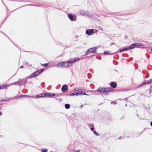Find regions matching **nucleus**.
I'll list each match as a JSON object with an SVG mask.
<instances>
[{"label": "nucleus", "instance_id": "nucleus-1", "mask_svg": "<svg viewBox=\"0 0 152 152\" xmlns=\"http://www.w3.org/2000/svg\"><path fill=\"white\" fill-rule=\"evenodd\" d=\"M97 48L96 47H94L92 48H89L86 52L87 54H89V53H95V50Z\"/></svg>", "mask_w": 152, "mask_h": 152}, {"label": "nucleus", "instance_id": "nucleus-2", "mask_svg": "<svg viewBox=\"0 0 152 152\" xmlns=\"http://www.w3.org/2000/svg\"><path fill=\"white\" fill-rule=\"evenodd\" d=\"M94 33V31L93 29H89L87 30L86 31V33L88 35H92Z\"/></svg>", "mask_w": 152, "mask_h": 152}, {"label": "nucleus", "instance_id": "nucleus-3", "mask_svg": "<svg viewBox=\"0 0 152 152\" xmlns=\"http://www.w3.org/2000/svg\"><path fill=\"white\" fill-rule=\"evenodd\" d=\"M66 64H65V62H62L57 64L56 66L61 68L66 67Z\"/></svg>", "mask_w": 152, "mask_h": 152}, {"label": "nucleus", "instance_id": "nucleus-4", "mask_svg": "<svg viewBox=\"0 0 152 152\" xmlns=\"http://www.w3.org/2000/svg\"><path fill=\"white\" fill-rule=\"evenodd\" d=\"M68 17L69 19L72 21H75L76 20V16H73L71 14L68 15Z\"/></svg>", "mask_w": 152, "mask_h": 152}, {"label": "nucleus", "instance_id": "nucleus-5", "mask_svg": "<svg viewBox=\"0 0 152 152\" xmlns=\"http://www.w3.org/2000/svg\"><path fill=\"white\" fill-rule=\"evenodd\" d=\"M83 92L82 91H78L77 92H75L73 93H72L68 95L69 96H72L74 95H81L83 94Z\"/></svg>", "mask_w": 152, "mask_h": 152}, {"label": "nucleus", "instance_id": "nucleus-6", "mask_svg": "<svg viewBox=\"0 0 152 152\" xmlns=\"http://www.w3.org/2000/svg\"><path fill=\"white\" fill-rule=\"evenodd\" d=\"M105 93V95H107L108 94L107 93V92H110L112 91V89L108 87L104 88Z\"/></svg>", "mask_w": 152, "mask_h": 152}, {"label": "nucleus", "instance_id": "nucleus-7", "mask_svg": "<svg viewBox=\"0 0 152 152\" xmlns=\"http://www.w3.org/2000/svg\"><path fill=\"white\" fill-rule=\"evenodd\" d=\"M142 45L141 43H135L134 44H132L130 46H129V47H131L132 48V49L134 47V46H141Z\"/></svg>", "mask_w": 152, "mask_h": 152}, {"label": "nucleus", "instance_id": "nucleus-8", "mask_svg": "<svg viewBox=\"0 0 152 152\" xmlns=\"http://www.w3.org/2000/svg\"><path fill=\"white\" fill-rule=\"evenodd\" d=\"M68 90V88L66 85H64L61 88V90L63 92H65L67 91Z\"/></svg>", "mask_w": 152, "mask_h": 152}, {"label": "nucleus", "instance_id": "nucleus-9", "mask_svg": "<svg viewBox=\"0 0 152 152\" xmlns=\"http://www.w3.org/2000/svg\"><path fill=\"white\" fill-rule=\"evenodd\" d=\"M97 91L101 93L104 94L105 93L104 88H102V87L99 88L97 89Z\"/></svg>", "mask_w": 152, "mask_h": 152}, {"label": "nucleus", "instance_id": "nucleus-10", "mask_svg": "<svg viewBox=\"0 0 152 152\" xmlns=\"http://www.w3.org/2000/svg\"><path fill=\"white\" fill-rule=\"evenodd\" d=\"M132 49V48L131 47H128L125 48L121 49L120 50V52H122L124 51L128 50L131 49Z\"/></svg>", "mask_w": 152, "mask_h": 152}, {"label": "nucleus", "instance_id": "nucleus-11", "mask_svg": "<svg viewBox=\"0 0 152 152\" xmlns=\"http://www.w3.org/2000/svg\"><path fill=\"white\" fill-rule=\"evenodd\" d=\"M65 64H66V67H67L68 66L70 67L72 65V64L70 61L65 62Z\"/></svg>", "mask_w": 152, "mask_h": 152}, {"label": "nucleus", "instance_id": "nucleus-12", "mask_svg": "<svg viewBox=\"0 0 152 152\" xmlns=\"http://www.w3.org/2000/svg\"><path fill=\"white\" fill-rule=\"evenodd\" d=\"M44 94L45 96H53L55 95V94L53 93H46Z\"/></svg>", "mask_w": 152, "mask_h": 152}, {"label": "nucleus", "instance_id": "nucleus-13", "mask_svg": "<svg viewBox=\"0 0 152 152\" xmlns=\"http://www.w3.org/2000/svg\"><path fill=\"white\" fill-rule=\"evenodd\" d=\"M110 85L113 88H115L116 87V85L114 82H111Z\"/></svg>", "mask_w": 152, "mask_h": 152}, {"label": "nucleus", "instance_id": "nucleus-14", "mask_svg": "<svg viewBox=\"0 0 152 152\" xmlns=\"http://www.w3.org/2000/svg\"><path fill=\"white\" fill-rule=\"evenodd\" d=\"M20 84H23L26 81V80L24 79H22V80H19Z\"/></svg>", "mask_w": 152, "mask_h": 152}, {"label": "nucleus", "instance_id": "nucleus-15", "mask_svg": "<svg viewBox=\"0 0 152 152\" xmlns=\"http://www.w3.org/2000/svg\"><path fill=\"white\" fill-rule=\"evenodd\" d=\"M44 94H39L38 95H37L36 96L37 98L41 97H42L44 96H45Z\"/></svg>", "mask_w": 152, "mask_h": 152}, {"label": "nucleus", "instance_id": "nucleus-16", "mask_svg": "<svg viewBox=\"0 0 152 152\" xmlns=\"http://www.w3.org/2000/svg\"><path fill=\"white\" fill-rule=\"evenodd\" d=\"M40 73V72L39 71V70L37 71L36 72H34V75L35 76H37Z\"/></svg>", "mask_w": 152, "mask_h": 152}, {"label": "nucleus", "instance_id": "nucleus-17", "mask_svg": "<svg viewBox=\"0 0 152 152\" xmlns=\"http://www.w3.org/2000/svg\"><path fill=\"white\" fill-rule=\"evenodd\" d=\"M65 107L67 109H69L70 107V105L68 104H65Z\"/></svg>", "mask_w": 152, "mask_h": 152}, {"label": "nucleus", "instance_id": "nucleus-18", "mask_svg": "<svg viewBox=\"0 0 152 152\" xmlns=\"http://www.w3.org/2000/svg\"><path fill=\"white\" fill-rule=\"evenodd\" d=\"M13 85H17L19 86H20V80H19L18 81L16 82H14L13 83Z\"/></svg>", "mask_w": 152, "mask_h": 152}, {"label": "nucleus", "instance_id": "nucleus-19", "mask_svg": "<svg viewBox=\"0 0 152 152\" xmlns=\"http://www.w3.org/2000/svg\"><path fill=\"white\" fill-rule=\"evenodd\" d=\"M80 14L81 15H85V12L83 10H82L80 11Z\"/></svg>", "mask_w": 152, "mask_h": 152}, {"label": "nucleus", "instance_id": "nucleus-20", "mask_svg": "<svg viewBox=\"0 0 152 152\" xmlns=\"http://www.w3.org/2000/svg\"><path fill=\"white\" fill-rule=\"evenodd\" d=\"M104 54H110V52L109 51H104Z\"/></svg>", "mask_w": 152, "mask_h": 152}, {"label": "nucleus", "instance_id": "nucleus-21", "mask_svg": "<svg viewBox=\"0 0 152 152\" xmlns=\"http://www.w3.org/2000/svg\"><path fill=\"white\" fill-rule=\"evenodd\" d=\"M11 99L9 98L5 97L4 99H3V101H7L8 100L10 99Z\"/></svg>", "mask_w": 152, "mask_h": 152}, {"label": "nucleus", "instance_id": "nucleus-22", "mask_svg": "<svg viewBox=\"0 0 152 152\" xmlns=\"http://www.w3.org/2000/svg\"><path fill=\"white\" fill-rule=\"evenodd\" d=\"M93 132L97 136L99 135V134L97 133L95 130H94Z\"/></svg>", "mask_w": 152, "mask_h": 152}, {"label": "nucleus", "instance_id": "nucleus-23", "mask_svg": "<svg viewBox=\"0 0 152 152\" xmlns=\"http://www.w3.org/2000/svg\"><path fill=\"white\" fill-rule=\"evenodd\" d=\"M41 65L42 66H45V67H46V66H48V64H47V63H46V64H42Z\"/></svg>", "mask_w": 152, "mask_h": 152}, {"label": "nucleus", "instance_id": "nucleus-24", "mask_svg": "<svg viewBox=\"0 0 152 152\" xmlns=\"http://www.w3.org/2000/svg\"><path fill=\"white\" fill-rule=\"evenodd\" d=\"M79 60H80L79 58H76L75 59H74L75 62H76V61Z\"/></svg>", "mask_w": 152, "mask_h": 152}, {"label": "nucleus", "instance_id": "nucleus-25", "mask_svg": "<svg viewBox=\"0 0 152 152\" xmlns=\"http://www.w3.org/2000/svg\"><path fill=\"white\" fill-rule=\"evenodd\" d=\"M35 76L34 75V73H33V74L31 75H30V76L29 77L31 78H32Z\"/></svg>", "mask_w": 152, "mask_h": 152}, {"label": "nucleus", "instance_id": "nucleus-26", "mask_svg": "<svg viewBox=\"0 0 152 152\" xmlns=\"http://www.w3.org/2000/svg\"><path fill=\"white\" fill-rule=\"evenodd\" d=\"M42 152H47L48 151L46 149H44L43 150H42Z\"/></svg>", "mask_w": 152, "mask_h": 152}, {"label": "nucleus", "instance_id": "nucleus-27", "mask_svg": "<svg viewBox=\"0 0 152 152\" xmlns=\"http://www.w3.org/2000/svg\"><path fill=\"white\" fill-rule=\"evenodd\" d=\"M2 88H5L7 87V85H4V86H2Z\"/></svg>", "mask_w": 152, "mask_h": 152}, {"label": "nucleus", "instance_id": "nucleus-28", "mask_svg": "<svg viewBox=\"0 0 152 152\" xmlns=\"http://www.w3.org/2000/svg\"><path fill=\"white\" fill-rule=\"evenodd\" d=\"M39 70V71L40 72H43V71H44V70L43 69H40Z\"/></svg>", "mask_w": 152, "mask_h": 152}, {"label": "nucleus", "instance_id": "nucleus-29", "mask_svg": "<svg viewBox=\"0 0 152 152\" xmlns=\"http://www.w3.org/2000/svg\"><path fill=\"white\" fill-rule=\"evenodd\" d=\"M142 83L143 85L147 84L146 82L145 81H144Z\"/></svg>", "mask_w": 152, "mask_h": 152}, {"label": "nucleus", "instance_id": "nucleus-30", "mask_svg": "<svg viewBox=\"0 0 152 152\" xmlns=\"http://www.w3.org/2000/svg\"><path fill=\"white\" fill-rule=\"evenodd\" d=\"M142 85H143V84H142V83L140 84V85H139L138 86V87H141V86H142Z\"/></svg>", "mask_w": 152, "mask_h": 152}, {"label": "nucleus", "instance_id": "nucleus-31", "mask_svg": "<svg viewBox=\"0 0 152 152\" xmlns=\"http://www.w3.org/2000/svg\"><path fill=\"white\" fill-rule=\"evenodd\" d=\"M90 129H91V130L92 131H94V128H93V127L91 128H90Z\"/></svg>", "mask_w": 152, "mask_h": 152}, {"label": "nucleus", "instance_id": "nucleus-32", "mask_svg": "<svg viewBox=\"0 0 152 152\" xmlns=\"http://www.w3.org/2000/svg\"><path fill=\"white\" fill-rule=\"evenodd\" d=\"M70 61L72 63V64L73 63H74V62H75V61H74V60H72V61Z\"/></svg>", "mask_w": 152, "mask_h": 152}, {"label": "nucleus", "instance_id": "nucleus-33", "mask_svg": "<svg viewBox=\"0 0 152 152\" xmlns=\"http://www.w3.org/2000/svg\"><path fill=\"white\" fill-rule=\"evenodd\" d=\"M149 82H150V83L152 82V79L150 80L149 81Z\"/></svg>", "mask_w": 152, "mask_h": 152}, {"label": "nucleus", "instance_id": "nucleus-34", "mask_svg": "<svg viewBox=\"0 0 152 152\" xmlns=\"http://www.w3.org/2000/svg\"><path fill=\"white\" fill-rule=\"evenodd\" d=\"M149 82H150V83L152 82V79L150 80L149 81Z\"/></svg>", "mask_w": 152, "mask_h": 152}, {"label": "nucleus", "instance_id": "nucleus-35", "mask_svg": "<svg viewBox=\"0 0 152 152\" xmlns=\"http://www.w3.org/2000/svg\"><path fill=\"white\" fill-rule=\"evenodd\" d=\"M3 99H4L0 98V102L4 101Z\"/></svg>", "mask_w": 152, "mask_h": 152}, {"label": "nucleus", "instance_id": "nucleus-36", "mask_svg": "<svg viewBox=\"0 0 152 152\" xmlns=\"http://www.w3.org/2000/svg\"><path fill=\"white\" fill-rule=\"evenodd\" d=\"M82 93H83V94H84V95H86V93L84 92V91H82Z\"/></svg>", "mask_w": 152, "mask_h": 152}, {"label": "nucleus", "instance_id": "nucleus-37", "mask_svg": "<svg viewBox=\"0 0 152 152\" xmlns=\"http://www.w3.org/2000/svg\"><path fill=\"white\" fill-rule=\"evenodd\" d=\"M20 96H28V97L29 96H26V95H21Z\"/></svg>", "mask_w": 152, "mask_h": 152}, {"label": "nucleus", "instance_id": "nucleus-38", "mask_svg": "<svg viewBox=\"0 0 152 152\" xmlns=\"http://www.w3.org/2000/svg\"><path fill=\"white\" fill-rule=\"evenodd\" d=\"M150 83V82H149V81H148L146 82V84H149Z\"/></svg>", "mask_w": 152, "mask_h": 152}, {"label": "nucleus", "instance_id": "nucleus-39", "mask_svg": "<svg viewBox=\"0 0 152 152\" xmlns=\"http://www.w3.org/2000/svg\"><path fill=\"white\" fill-rule=\"evenodd\" d=\"M150 125L151 126H152V121L151 122Z\"/></svg>", "mask_w": 152, "mask_h": 152}, {"label": "nucleus", "instance_id": "nucleus-40", "mask_svg": "<svg viewBox=\"0 0 152 152\" xmlns=\"http://www.w3.org/2000/svg\"><path fill=\"white\" fill-rule=\"evenodd\" d=\"M80 107L81 108H82L83 107V105H81L80 106Z\"/></svg>", "mask_w": 152, "mask_h": 152}, {"label": "nucleus", "instance_id": "nucleus-41", "mask_svg": "<svg viewBox=\"0 0 152 152\" xmlns=\"http://www.w3.org/2000/svg\"><path fill=\"white\" fill-rule=\"evenodd\" d=\"M2 114L1 112L0 111V115H1Z\"/></svg>", "mask_w": 152, "mask_h": 152}, {"label": "nucleus", "instance_id": "nucleus-42", "mask_svg": "<svg viewBox=\"0 0 152 152\" xmlns=\"http://www.w3.org/2000/svg\"><path fill=\"white\" fill-rule=\"evenodd\" d=\"M23 67V66H21L20 67V68H22Z\"/></svg>", "mask_w": 152, "mask_h": 152}, {"label": "nucleus", "instance_id": "nucleus-43", "mask_svg": "<svg viewBox=\"0 0 152 152\" xmlns=\"http://www.w3.org/2000/svg\"><path fill=\"white\" fill-rule=\"evenodd\" d=\"M79 152V151H76L75 152Z\"/></svg>", "mask_w": 152, "mask_h": 152}, {"label": "nucleus", "instance_id": "nucleus-44", "mask_svg": "<svg viewBox=\"0 0 152 152\" xmlns=\"http://www.w3.org/2000/svg\"><path fill=\"white\" fill-rule=\"evenodd\" d=\"M114 54H115V53H113L111 54V55H113Z\"/></svg>", "mask_w": 152, "mask_h": 152}, {"label": "nucleus", "instance_id": "nucleus-45", "mask_svg": "<svg viewBox=\"0 0 152 152\" xmlns=\"http://www.w3.org/2000/svg\"><path fill=\"white\" fill-rule=\"evenodd\" d=\"M1 86H0V89H1Z\"/></svg>", "mask_w": 152, "mask_h": 152}, {"label": "nucleus", "instance_id": "nucleus-46", "mask_svg": "<svg viewBox=\"0 0 152 152\" xmlns=\"http://www.w3.org/2000/svg\"><path fill=\"white\" fill-rule=\"evenodd\" d=\"M112 103H113V102H111V104H112Z\"/></svg>", "mask_w": 152, "mask_h": 152}, {"label": "nucleus", "instance_id": "nucleus-47", "mask_svg": "<svg viewBox=\"0 0 152 152\" xmlns=\"http://www.w3.org/2000/svg\"><path fill=\"white\" fill-rule=\"evenodd\" d=\"M151 50L152 51V48L151 49Z\"/></svg>", "mask_w": 152, "mask_h": 152}, {"label": "nucleus", "instance_id": "nucleus-48", "mask_svg": "<svg viewBox=\"0 0 152 152\" xmlns=\"http://www.w3.org/2000/svg\"><path fill=\"white\" fill-rule=\"evenodd\" d=\"M120 138H121V137H120V138H118V139H120Z\"/></svg>", "mask_w": 152, "mask_h": 152}, {"label": "nucleus", "instance_id": "nucleus-49", "mask_svg": "<svg viewBox=\"0 0 152 152\" xmlns=\"http://www.w3.org/2000/svg\"><path fill=\"white\" fill-rule=\"evenodd\" d=\"M137 116H138V114H137Z\"/></svg>", "mask_w": 152, "mask_h": 152}, {"label": "nucleus", "instance_id": "nucleus-50", "mask_svg": "<svg viewBox=\"0 0 152 152\" xmlns=\"http://www.w3.org/2000/svg\"><path fill=\"white\" fill-rule=\"evenodd\" d=\"M19 97V96H17V97Z\"/></svg>", "mask_w": 152, "mask_h": 152}, {"label": "nucleus", "instance_id": "nucleus-51", "mask_svg": "<svg viewBox=\"0 0 152 152\" xmlns=\"http://www.w3.org/2000/svg\"><path fill=\"white\" fill-rule=\"evenodd\" d=\"M114 104H115V103H114Z\"/></svg>", "mask_w": 152, "mask_h": 152}]
</instances>
